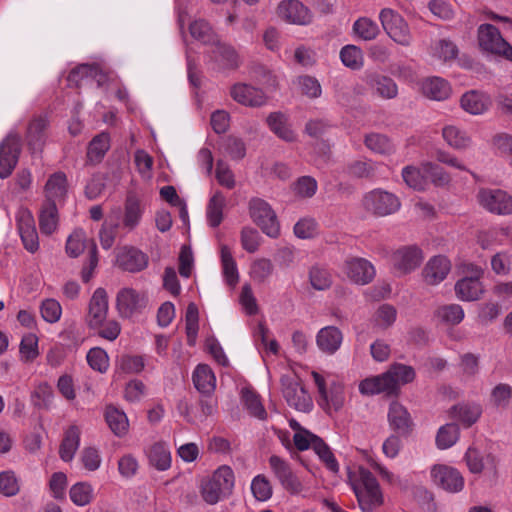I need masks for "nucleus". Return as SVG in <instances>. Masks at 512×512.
Segmentation results:
<instances>
[{"label": "nucleus", "mask_w": 512, "mask_h": 512, "mask_svg": "<svg viewBox=\"0 0 512 512\" xmlns=\"http://www.w3.org/2000/svg\"><path fill=\"white\" fill-rule=\"evenodd\" d=\"M348 482L362 512H373L383 502L381 487L374 475L363 466L348 470Z\"/></svg>", "instance_id": "f257e3e1"}, {"label": "nucleus", "mask_w": 512, "mask_h": 512, "mask_svg": "<svg viewBox=\"0 0 512 512\" xmlns=\"http://www.w3.org/2000/svg\"><path fill=\"white\" fill-rule=\"evenodd\" d=\"M235 485V475L228 465H221L213 474L202 481L200 492L203 500L214 505L231 495Z\"/></svg>", "instance_id": "f03ea898"}, {"label": "nucleus", "mask_w": 512, "mask_h": 512, "mask_svg": "<svg viewBox=\"0 0 512 512\" xmlns=\"http://www.w3.org/2000/svg\"><path fill=\"white\" fill-rule=\"evenodd\" d=\"M311 375L318 389L319 406L328 414L340 411L346 401L344 384L338 380H332L327 385L320 373L312 371Z\"/></svg>", "instance_id": "7ed1b4c3"}, {"label": "nucleus", "mask_w": 512, "mask_h": 512, "mask_svg": "<svg viewBox=\"0 0 512 512\" xmlns=\"http://www.w3.org/2000/svg\"><path fill=\"white\" fill-rule=\"evenodd\" d=\"M282 393L289 406L301 412H309L313 408V401L306 389L301 385L300 379L293 373L281 377Z\"/></svg>", "instance_id": "20e7f679"}, {"label": "nucleus", "mask_w": 512, "mask_h": 512, "mask_svg": "<svg viewBox=\"0 0 512 512\" xmlns=\"http://www.w3.org/2000/svg\"><path fill=\"white\" fill-rule=\"evenodd\" d=\"M379 19L384 31L395 43L405 47L411 45L412 35L409 26L399 13L384 8L380 11Z\"/></svg>", "instance_id": "39448f33"}, {"label": "nucleus", "mask_w": 512, "mask_h": 512, "mask_svg": "<svg viewBox=\"0 0 512 512\" xmlns=\"http://www.w3.org/2000/svg\"><path fill=\"white\" fill-rule=\"evenodd\" d=\"M249 214L263 233L271 238L278 237L280 227L276 214L265 200L260 198L251 199L249 202Z\"/></svg>", "instance_id": "423d86ee"}, {"label": "nucleus", "mask_w": 512, "mask_h": 512, "mask_svg": "<svg viewBox=\"0 0 512 512\" xmlns=\"http://www.w3.org/2000/svg\"><path fill=\"white\" fill-rule=\"evenodd\" d=\"M362 205L366 211L376 216H387L397 212L401 203L396 195L374 189L364 195Z\"/></svg>", "instance_id": "0eeeda50"}, {"label": "nucleus", "mask_w": 512, "mask_h": 512, "mask_svg": "<svg viewBox=\"0 0 512 512\" xmlns=\"http://www.w3.org/2000/svg\"><path fill=\"white\" fill-rule=\"evenodd\" d=\"M477 202L486 211L496 215L512 214V196L498 188H481L477 193Z\"/></svg>", "instance_id": "6e6552de"}, {"label": "nucleus", "mask_w": 512, "mask_h": 512, "mask_svg": "<svg viewBox=\"0 0 512 512\" xmlns=\"http://www.w3.org/2000/svg\"><path fill=\"white\" fill-rule=\"evenodd\" d=\"M467 272L470 275L462 277L455 283V294L461 301H477L484 293V287L481 282L483 270L477 265L470 264L467 266Z\"/></svg>", "instance_id": "1a4fd4ad"}, {"label": "nucleus", "mask_w": 512, "mask_h": 512, "mask_svg": "<svg viewBox=\"0 0 512 512\" xmlns=\"http://www.w3.org/2000/svg\"><path fill=\"white\" fill-rule=\"evenodd\" d=\"M480 47L492 54L500 55L512 61V46L505 41L499 30L491 24H482L478 28Z\"/></svg>", "instance_id": "9d476101"}, {"label": "nucleus", "mask_w": 512, "mask_h": 512, "mask_svg": "<svg viewBox=\"0 0 512 512\" xmlns=\"http://www.w3.org/2000/svg\"><path fill=\"white\" fill-rule=\"evenodd\" d=\"M430 475L434 484L447 492L457 493L464 487V478L454 467L436 464L431 468Z\"/></svg>", "instance_id": "9b49d317"}, {"label": "nucleus", "mask_w": 512, "mask_h": 512, "mask_svg": "<svg viewBox=\"0 0 512 512\" xmlns=\"http://www.w3.org/2000/svg\"><path fill=\"white\" fill-rule=\"evenodd\" d=\"M209 61L215 69H237L241 64V59L236 49L226 43H222L219 38L211 46L209 51Z\"/></svg>", "instance_id": "f8f14e48"}, {"label": "nucleus", "mask_w": 512, "mask_h": 512, "mask_svg": "<svg viewBox=\"0 0 512 512\" xmlns=\"http://www.w3.org/2000/svg\"><path fill=\"white\" fill-rule=\"evenodd\" d=\"M269 466L275 477L287 491L292 494H299L302 492L303 485L298 477L293 473L288 462L277 455H272L269 458Z\"/></svg>", "instance_id": "ddd939ff"}, {"label": "nucleus", "mask_w": 512, "mask_h": 512, "mask_svg": "<svg viewBox=\"0 0 512 512\" xmlns=\"http://www.w3.org/2000/svg\"><path fill=\"white\" fill-rule=\"evenodd\" d=\"M343 270L345 275L355 284L366 285L376 274L373 264L367 259L351 257L345 260Z\"/></svg>", "instance_id": "4468645a"}, {"label": "nucleus", "mask_w": 512, "mask_h": 512, "mask_svg": "<svg viewBox=\"0 0 512 512\" xmlns=\"http://www.w3.org/2000/svg\"><path fill=\"white\" fill-rule=\"evenodd\" d=\"M108 296L104 288H97L88 305L86 316L87 325L91 329H98L103 325L108 314Z\"/></svg>", "instance_id": "2eb2a0df"}, {"label": "nucleus", "mask_w": 512, "mask_h": 512, "mask_svg": "<svg viewBox=\"0 0 512 512\" xmlns=\"http://www.w3.org/2000/svg\"><path fill=\"white\" fill-rule=\"evenodd\" d=\"M20 153V138L8 135L0 145V178H7L14 170Z\"/></svg>", "instance_id": "dca6fc26"}, {"label": "nucleus", "mask_w": 512, "mask_h": 512, "mask_svg": "<svg viewBox=\"0 0 512 512\" xmlns=\"http://www.w3.org/2000/svg\"><path fill=\"white\" fill-rule=\"evenodd\" d=\"M16 222L24 247L34 253L39 248V239L33 215L26 209H20L16 214Z\"/></svg>", "instance_id": "f3484780"}, {"label": "nucleus", "mask_w": 512, "mask_h": 512, "mask_svg": "<svg viewBox=\"0 0 512 512\" xmlns=\"http://www.w3.org/2000/svg\"><path fill=\"white\" fill-rule=\"evenodd\" d=\"M146 304V294L130 287L122 288L116 296L117 309L124 317H130L134 312L144 308Z\"/></svg>", "instance_id": "a211bd4d"}, {"label": "nucleus", "mask_w": 512, "mask_h": 512, "mask_svg": "<svg viewBox=\"0 0 512 512\" xmlns=\"http://www.w3.org/2000/svg\"><path fill=\"white\" fill-rule=\"evenodd\" d=\"M278 15L284 21L296 25H307L312 21L311 11L299 0L280 2Z\"/></svg>", "instance_id": "6ab92c4d"}, {"label": "nucleus", "mask_w": 512, "mask_h": 512, "mask_svg": "<svg viewBox=\"0 0 512 512\" xmlns=\"http://www.w3.org/2000/svg\"><path fill=\"white\" fill-rule=\"evenodd\" d=\"M365 84L372 95L384 99H394L398 95V86L389 76L373 72L365 76Z\"/></svg>", "instance_id": "aec40b11"}, {"label": "nucleus", "mask_w": 512, "mask_h": 512, "mask_svg": "<svg viewBox=\"0 0 512 512\" xmlns=\"http://www.w3.org/2000/svg\"><path fill=\"white\" fill-rule=\"evenodd\" d=\"M451 270V262L444 255L431 257L422 270V277L428 285H438L446 279Z\"/></svg>", "instance_id": "412c9836"}, {"label": "nucleus", "mask_w": 512, "mask_h": 512, "mask_svg": "<svg viewBox=\"0 0 512 512\" xmlns=\"http://www.w3.org/2000/svg\"><path fill=\"white\" fill-rule=\"evenodd\" d=\"M423 255L416 247H404L394 252L393 266L400 274H408L415 270L422 262Z\"/></svg>", "instance_id": "4be33fe9"}, {"label": "nucleus", "mask_w": 512, "mask_h": 512, "mask_svg": "<svg viewBox=\"0 0 512 512\" xmlns=\"http://www.w3.org/2000/svg\"><path fill=\"white\" fill-rule=\"evenodd\" d=\"M231 97L241 105L258 107L266 103V96L261 89L245 83H237L232 86Z\"/></svg>", "instance_id": "5701e85b"}, {"label": "nucleus", "mask_w": 512, "mask_h": 512, "mask_svg": "<svg viewBox=\"0 0 512 512\" xmlns=\"http://www.w3.org/2000/svg\"><path fill=\"white\" fill-rule=\"evenodd\" d=\"M343 334L335 326L321 328L316 335V344L321 352L327 355L335 354L341 347Z\"/></svg>", "instance_id": "b1692460"}, {"label": "nucleus", "mask_w": 512, "mask_h": 512, "mask_svg": "<svg viewBox=\"0 0 512 512\" xmlns=\"http://www.w3.org/2000/svg\"><path fill=\"white\" fill-rule=\"evenodd\" d=\"M145 455L150 466L157 471H167L172 464L171 451L166 442L159 441L150 445L145 450Z\"/></svg>", "instance_id": "393cba45"}, {"label": "nucleus", "mask_w": 512, "mask_h": 512, "mask_svg": "<svg viewBox=\"0 0 512 512\" xmlns=\"http://www.w3.org/2000/svg\"><path fill=\"white\" fill-rule=\"evenodd\" d=\"M390 427L401 433L408 434L412 431L413 421L408 410L398 402H392L388 411Z\"/></svg>", "instance_id": "a878e982"}, {"label": "nucleus", "mask_w": 512, "mask_h": 512, "mask_svg": "<svg viewBox=\"0 0 512 512\" xmlns=\"http://www.w3.org/2000/svg\"><path fill=\"white\" fill-rule=\"evenodd\" d=\"M145 207L141 198L134 192L127 194L124 205L123 225L130 230L139 225Z\"/></svg>", "instance_id": "bb28decb"}, {"label": "nucleus", "mask_w": 512, "mask_h": 512, "mask_svg": "<svg viewBox=\"0 0 512 512\" xmlns=\"http://www.w3.org/2000/svg\"><path fill=\"white\" fill-rule=\"evenodd\" d=\"M68 190L67 177L63 172H55L48 178L44 192L45 202L61 203Z\"/></svg>", "instance_id": "cd10ccee"}, {"label": "nucleus", "mask_w": 512, "mask_h": 512, "mask_svg": "<svg viewBox=\"0 0 512 512\" xmlns=\"http://www.w3.org/2000/svg\"><path fill=\"white\" fill-rule=\"evenodd\" d=\"M117 263L126 271L138 272L147 266L148 258L138 249L124 248L117 254Z\"/></svg>", "instance_id": "c85d7f7f"}, {"label": "nucleus", "mask_w": 512, "mask_h": 512, "mask_svg": "<svg viewBox=\"0 0 512 512\" xmlns=\"http://www.w3.org/2000/svg\"><path fill=\"white\" fill-rule=\"evenodd\" d=\"M482 415V407L480 404L459 403L450 409V416L458 420L463 426L470 427L476 423Z\"/></svg>", "instance_id": "c756f323"}, {"label": "nucleus", "mask_w": 512, "mask_h": 512, "mask_svg": "<svg viewBox=\"0 0 512 512\" xmlns=\"http://www.w3.org/2000/svg\"><path fill=\"white\" fill-rule=\"evenodd\" d=\"M421 89L426 97L437 101H443L451 94L449 83L445 79L436 76L424 79Z\"/></svg>", "instance_id": "7c9ffc66"}, {"label": "nucleus", "mask_w": 512, "mask_h": 512, "mask_svg": "<svg viewBox=\"0 0 512 512\" xmlns=\"http://www.w3.org/2000/svg\"><path fill=\"white\" fill-rule=\"evenodd\" d=\"M192 380L195 388L203 395L212 394L216 388V377L212 369L206 364L197 365Z\"/></svg>", "instance_id": "2f4dec72"}, {"label": "nucleus", "mask_w": 512, "mask_h": 512, "mask_svg": "<svg viewBox=\"0 0 512 512\" xmlns=\"http://www.w3.org/2000/svg\"><path fill=\"white\" fill-rule=\"evenodd\" d=\"M490 104L489 96L477 91H469L461 97V107L473 115L484 113L488 110Z\"/></svg>", "instance_id": "473e14b6"}, {"label": "nucleus", "mask_w": 512, "mask_h": 512, "mask_svg": "<svg viewBox=\"0 0 512 512\" xmlns=\"http://www.w3.org/2000/svg\"><path fill=\"white\" fill-rule=\"evenodd\" d=\"M59 223L57 205L44 202L39 213V227L42 234L52 235L57 231Z\"/></svg>", "instance_id": "72a5a7b5"}, {"label": "nucleus", "mask_w": 512, "mask_h": 512, "mask_svg": "<svg viewBox=\"0 0 512 512\" xmlns=\"http://www.w3.org/2000/svg\"><path fill=\"white\" fill-rule=\"evenodd\" d=\"M359 392L362 395L370 396L380 393H393L390 380L386 373L381 375L369 377L359 383Z\"/></svg>", "instance_id": "f704fd0d"}, {"label": "nucleus", "mask_w": 512, "mask_h": 512, "mask_svg": "<svg viewBox=\"0 0 512 512\" xmlns=\"http://www.w3.org/2000/svg\"><path fill=\"white\" fill-rule=\"evenodd\" d=\"M445 142L455 150H465L471 147L472 138L468 133L457 126L447 125L442 129Z\"/></svg>", "instance_id": "c9c22d12"}, {"label": "nucleus", "mask_w": 512, "mask_h": 512, "mask_svg": "<svg viewBox=\"0 0 512 512\" xmlns=\"http://www.w3.org/2000/svg\"><path fill=\"white\" fill-rule=\"evenodd\" d=\"M105 420L111 431L118 437L127 434L129 429V421L124 411L119 410L115 406L109 405L105 409Z\"/></svg>", "instance_id": "e433bc0d"}, {"label": "nucleus", "mask_w": 512, "mask_h": 512, "mask_svg": "<svg viewBox=\"0 0 512 512\" xmlns=\"http://www.w3.org/2000/svg\"><path fill=\"white\" fill-rule=\"evenodd\" d=\"M80 429L77 426H70L64 434L60 445L59 455L65 462H70L80 445Z\"/></svg>", "instance_id": "4c0bfd02"}, {"label": "nucleus", "mask_w": 512, "mask_h": 512, "mask_svg": "<svg viewBox=\"0 0 512 512\" xmlns=\"http://www.w3.org/2000/svg\"><path fill=\"white\" fill-rule=\"evenodd\" d=\"M270 129L281 139L292 142L296 139V135L288 124L287 117L279 112L271 113L267 118Z\"/></svg>", "instance_id": "58836bf2"}, {"label": "nucleus", "mask_w": 512, "mask_h": 512, "mask_svg": "<svg viewBox=\"0 0 512 512\" xmlns=\"http://www.w3.org/2000/svg\"><path fill=\"white\" fill-rule=\"evenodd\" d=\"M220 256L224 279L228 285L235 286L239 281V272L236 261L228 246H221Z\"/></svg>", "instance_id": "ea45409f"}, {"label": "nucleus", "mask_w": 512, "mask_h": 512, "mask_svg": "<svg viewBox=\"0 0 512 512\" xmlns=\"http://www.w3.org/2000/svg\"><path fill=\"white\" fill-rule=\"evenodd\" d=\"M39 339L34 333H26L19 344V357L23 363H32L40 355Z\"/></svg>", "instance_id": "a19ab883"}, {"label": "nucleus", "mask_w": 512, "mask_h": 512, "mask_svg": "<svg viewBox=\"0 0 512 512\" xmlns=\"http://www.w3.org/2000/svg\"><path fill=\"white\" fill-rule=\"evenodd\" d=\"M435 316L443 324L455 326L463 321L465 313L461 305L452 303L439 306Z\"/></svg>", "instance_id": "79ce46f5"}, {"label": "nucleus", "mask_w": 512, "mask_h": 512, "mask_svg": "<svg viewBox=\"0 0 512 512\" xmlns=\"http://www.w3.org/2000/svg\"><path fill=\"white\" fill-rule=\"evenodd\" d=\"M385 373L389 377L394 392L400 385L407 384L415 378L414 369L404 364H394Z\"/></svg>", "instance_id": "37998d69"}, {"label": "nucleus", "mask_w": 512, "mask_h": 512, "mask_svg": "<svg viewBox=\"0 0 512 512\" xmlns=\"http://www.w3.org/2000/svg\"><path fill=\"white\" fill-rule=\"evenodd\" d=\"M225 204L226 198L219 191L215 192L210 198L207 205L206 217L207 222L211 227H217L222 222Z\"/></svg>", "instance_id": "c03bdc74"}, {"label": "nucleus", "mask_w": 512, "mask_h": 512, "mask_svg": "<svg viewBox=\"0 0 512 512\" xmlns=\"http://www.w3.org/2000/svg\"><path fill=\"white\" fill-rule=\"evenodd\" d=\"M460 436L459 426L448 423L441 426L436 434L435 443L438 449L445 450L455 445Z\"/></svg>", "instance_id": "a18cd8bd"}, {"label": "nucleus", "mask_w": 512, "mask_h": 512, "mask_svg": "<svg viewBox=\"0 0 512 512\" xmlns=\"http://www.w3.org/2000/svg\"><path fill=\"white\" fill-rule=\"evenodd\" d=\"M274 265L268 258H257L252 261L249 268L250 278L259 284L265 283L273 274Z\"/></svg>", "instance_id": "49530a36"}, {"label": "nucleus", "mask_w": 512, "mask_h": 512, "mask_svg": "<svg viewBox=\"0 0 512 512\" xmlns=\"http://www.w3.org/2000/svg\"><path fill=\"white\" fill-rule=\"evenodd\" d=\"M191 36L203 43L204 45H209L210 47L216 43L218 36L213 31L212 27L205 20H196L191 23L190 27Z\"/></svg>", "instance_id": "de8ad7c7"}, {"label": "nucleus", "mask_w": 512, "mask_h": 512, "mask_svg": "<svg viewBox=\"0 0 512 512\" xmlns=\"http://www.w3.org/2000/svg\"><path fill=\"white\" fill-rule=\"evenodd\" d=\"M402 178L407 186L414 190L423 191L428 186L426 174L420 167L406 166L402 170Z\"/></svg>", "instance_id": "09e8293b"}, {"label": "nucleus", "mask_w": 512, "mask_h": 512, "mask_svg": "<svg viewBox=\"0 0 512 512\" xmlns=\"http://www.w3.org/2000/svg\"><path fill=\"white\" fill-rule=\"evenodd\" d=\"M242 400L251 416L256 417L260 420L266 419L267 412L263 407L259 395L255 391L249 388L243 389Z\"/></svg>", "instance_id": "8fccbe9b"}, {"label": "nucleus", "mask_w": 512, "mask_h": 512, "mask_svg": "<svg viewBox=\"0 0 512 512\" xmlns=\"http://www.w3.org/2000/svg\"><path fill=\"white\" fill-rule=\"evenodd\" d=\"M364 143L374 153L390 155L394 152V145L387 136L382 134L370 133L365 137Z\"/></svg>", "instance_id": "3c124183"}, {"label": "nucleus", "mask_w": 512, "mask_h": 512, "mask_svg": "<svg viewBox=\"0 0 512 512\" xmlns=\"http://www.w3.org/2000/svg\"><path fill=\"white\" fill-rule=\"evenodd\" d=\"M71 501L77 506L88 505L94 497V489L88 482H78L69 491Z\"/></svg>", "instance_id": "603ef678"}, {"label": "nucleus", "mask_w": 512, "mask_h": 512, "mask_svg": "<svg viewBox=\"0 0 512 512\" xmlns=\"http://www.w3.org/2000/svg\"><path fill=\"white\" fill-rule=\"evenodd\" d=\"M431 54L440 61L449 62L457 57L458 49L452 41L441 39L432 45Z\"/></svg>", "instance_id": "864d4df0"}, {"label": "nucleus", "mask_w": 512, "mask_h": 512, "mask_svg": "<svg viewBox=\"0 0 512 512\" xmlns=\"http://www.w3.org/2000/svg\"><path fill=\"white\" fill-rule=\"evenodd\" d=\"M110 148V136L108 133L102 132L95 136L88 147V158L91 161H100Z\"/></svg>", "instance_id": "5fc2aeb1"}, {"label": "nucleus", "mask_w": 512, "mask_h": 512, "mask_svg": "<svg viewBox=\"0 0 512 512\" xmlns=\"http://www.w3.org/2000/svg\"><path fill=\"white\" fill-rule=\"evenodd\" d=\"M490 400L496 408H508L512 400V386L507 383H498L491 390Z\"/></svg>", "instance_id": "6e6d98bb"}, {"label": "nucleus", "mask_w": 512, "mask_h": 512, "mask_svg": "<svg viewBox=\"0 0 512 512\" xmlns=\"http://www.w3.org/2000/svg\"><path fill=\"white\" fill-rule=\"evenodd\" d=\"M353 31L360 39L370 41L379 34V27L370 18L361 17L354 22Z\"/></svg>", "instance_id": "4d7b16f0"}, {"label": "nucleus", "mask_w": 512, "mask_h": 512, "mask_svg": "<svg viewBox=\"0 0 512 512\" xmlns=\"http://www.w3.org/2000/svg\"><path fill=\"white\" fill-rule=\"evenodd\" d=\"M87 237L82 229H75L67 238L66 241V253L76 258L80 256L86 248Z\"/></svg>", "instance_id": "13d9d810"}, {"label": "nucleus", "mask_w": 512, "mask_h": 512, "mask_svg": "<svg viewBox=\"0 0 512 512\" xmlns=\"http://www.w3.org/2000/svg\"><path fill=\"white\" fill-rule=\"evenodd\" d=\"M422 170L426 174V179L429 177L435 186H445L451 181L450 175L439 165L432 162H423Z\"/></svg>", "instance_id": "bf43d9fd"}, {"label": "nucleus", "mask_w": 512, "mask_h": 512, "mask_svg": "<svg viewBox=\"0 0 512 512\" xmlns=\"http://www.w3.org/2000/svg\"><path fill=\"white\" fill-rule=\"evenodd\" d=\"M118 370L127 374L140 373L145 367V359L140 355H122L116 362Z\"/></svg>", "instance_id": "052dcab7"}, {"label": "nucleus", "mask_w": 512, "mask_h": 512, "mask_svg": "<svg viewBox=\"0 0 512 512\" xmlns=\"http://www.w3.org/2000/svg\"><path fill=\"white\" fill-rule=\"evenodd\" d=\"M342 63L353 70L360 69L363 66V53L355 45H346L340 51Z\"/></svg>", "instance_id": "680f3d73"}, {"label": "nucleus", "mask_w": 512, "mask_h": 512, "mask_svg": "<svg viewBox=\"0 0 512 512\" xmlns=\"http://www.w3.org/2000/svg\"><path fill=\"white\" fill-rule=\"evenodd\" d=\"M47 126V120L44 117L35 118L28 127V141L29 145L34 150L41 148L43 144V132Z\"/></svg>", "instance_id": "e2e57ef3"}, {"label": "nucleus", "mask_w": 512, "mask_h": 512, "mask_svg": "<svg viewBox=\"0 0 512 512\" xmlns=\"http://www.w3.org/2000/svg\"><path fill=\"white\" fill-rule=\"evenodd\" d=\"M251 492L258 501H267L272 497L273 490L266 476L259 474L252 479Z\"/></svg>", "instance_id": "0e129e2a"}, {"label": "nucleus", "mask_w": 512, "mask_h": 512, "mask_svg": "<svg viewBox=\"0 0 512 512\" xmlns=\"http://www.w3.org/2000/svg\"><path fill=\"white\" fill-rule=\"evenodd\" d=\"M40 314L45 322L54 324L61 318L62 307L57 300L53 298H47L40 304Z\"/></svg>", "instance_id": "69168bd1"}, {"label": "nucleus", "mask_w": 512, "mask_h": 512, "mask_svg": "<svg viewBox=\"0 0 512 512\" xmlns=\"http://www.w3.org/2000/svg\"><path fill=\"white\" fill-rule=\"evenodd\" d=\"M314 451L328 470L335 474L339 472V463L329 446L323 440H317Z\"/></svg>", "instance_id": "338daca9"}, {"label": "nucleus", "mask_w": 512, "mask_h": 512, "mask_svg": "<svg viewBox=\"0 0 512 512\" xmlns=\"http://www.w3.org/2000/svg\"><path fill=\"white\" fill-rule=\"evenodd\" d=\"M87 361L93 370H96L100 373H104L108 370L109 357L107 353L99 347H95L89 350L87 353Z\"/></svg>", "instance_id": "774afa93"}]
</instances>
